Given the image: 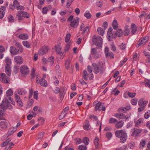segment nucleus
Wrapping results in <instances>:
<instances>
[{
  "instance_id": "8fccbe9b",
  "label": "nucleus",
  "mask_w": 150,
  "mask_h": 150,
  "mask_svg": "<svg viewBox=\"0 0 150 150\" xmlns=\"http://www.w3.org/2000/svg\"><path fill=\"white\" fill-rule=\"evenodd\" d=\"M78 149L80 150H86L87 149V147L84 145H81L79 146Z\"/></svg>"
},
{
  "instance_id": "c03bdc74",
  "label": "nucleus",
  "mask_w": 150,
  "mask_h": 150,
  "mask_svg": "<svg viewBox=\"0 0 150 150\" xmlns=\"http://www.w3.org/2000/svg\"><path fill=\"white\" fill-rule=\"evenodd\" d=\"M4 11L2 8H0V19L2 18L4 15Z\"/></svg>"
},
{
  "instance_id": "2f4dec72",
  "label": "nucleus",
  "mask_w": 150,
  "mask_h": 150,
  "mask_svg": "<svg viewBox=\"0 0 150 150\" xmlns=\"http://www.w3.org/2000/svg\"><path fill=\"white\" fill-rule=\"evenodd\" d=\"M18 37L22 40H26L28 38V35L26 34H21Z\"/></svg>"
},
{
  "instance_id": "58836bf2",
  "label": "nucleus",
  "mask_w": 150,
  "mask_h": 150,
  "mask_svg": "<svg viewBox=\"0 0 150 150\" xmlns=\"http://www.w3.org/2000/svg\"><path fill=\"white\" fill-rule=\"evenodd\" d=\"M21 12V14L22 16L23 17H25L26 18H29V14L28 13L26 12H25L24 11H20Z\"/></svg>"
},
{
  "instance_id": "72a5a7b5",
  "label": "nucleus",
  "mask_w": 150,
  "mask_h": 150,
  "mask_svg": "<svg viewBox=\"0 0 150 150\" xmlns=\"http://www.w3.org/2000/svg\"><path fill=\"white\" fill-rule=\"evenodd\" d=\"M83 79L85 80H87L88 78V75L86 71L84 70L83 72Z\"/></svg>"
},
{
  "instance_id": "ea45409f",
  "label": "nucleus",
  "mask_w": 150,
  "mask_h": 150,
  "mask_svg": "<svg viewBox=\"0 0 150 150\" xmlns=\"http://www.w3.org/2000/svg\"><path fill=\"white\" fill-rule=\"evenodd\" d=\"M84 16L86 17L88 19H90L91 16V14L89 12V11H86L85 14Z\"/></svg>"
},
{
  "instance_id": "ddd939ff",
  "label": "nucleus",
  "mask_w": 150,
  "mask_h": 150,
  "mask_svg": "<svg viewBox=\"0 0 150 150\" xmlns=\"http://www.w3.org/2000/svg\"><path fill=\"white\" fill-rule=\"evenodd\" d=\"M48 51V48L47 46H45L41 48L38 51V54L40 55H42L45 54Z\"/></svg>"
},
{
  "instance_id": "2eb2a0df",
  "label": "nucleus",
  "mask_w": 150,
  "mask_h": 150,
  "mask_svg": "<svg viewBox=\"0 0 150 150\" xmlns=\"http://www.w3.org/2000/svg\"><path fill=\"white\" fill-rule=\"evenodd\" d=\"M130 106H127L126 107H121L118 109L119 112L125 113L126 111L130 110L131 109Z\"/></svg>"
},
{
  "instance_id": "37998d69",
  "label": "nucleus",
  "mask_w": 150,
  "mask_h": 150,
  "mask_svg": "<svg viewBox=\"0 0 150 150\" xmlns=\"http://www.w3.org/2000/svg\"><path fill=\"white\" fill-rule=\"evenodd\" d=\"M23 45L27 48L30 47V45L29 43L27 41H24L23 42Z\"/></svg>"
},
{
  "instance_id": "49530a36",
  "label": "nucleus",
  "mask_w": 150,
  "mask_h": 150,
  "mask_svg": "<svg viewBox=\"0 0 150 150\" xmlns=\"http://www.w3.org/2000/svg\"><path fill=\"white\" fill-rule=\"evenodd\" d=\"M71 35L70 34V33H68L67 34L66 36L65 37V42H68L70 39V37H71Z\"/></svg>"
},
{
  "instance_id": "f257e3e1",
  "label": "nucleus",
  "mask_w": 150,
  "mask_h": 150,
  "mask_svg": "<svg viewBox=\"0 0 150 150\" xmlns=\"http://www.w3.org/2000/svg\"><path fill=\"white\" fill-rule=\"evenodd\" d=\"M115 136L120 138V141L122 143H125L127 138V134L125 131L123 130H118L115 132Z\"/></svg>"
},
{
  "instance_id": "09e8293b",
  "label": "nucleus",
  "mask_w": 150,
  "mask_h": 150,
  "mask_svg": "<svg viewBox=\"0 0 150 150\" xmlns=\"http://www.w3.org/2000/svg\"><path fill=\"white\" fill-rule=\"evenodd\" d=\"M105 55L107 57H109L110 58H114V54L111 52H108L105 54Z\"/></svg>"
},
{
  "instance_id": "5fc2aeb1",
  "label": "nucleus",
  "mask_w": 150,
  "mask_h": 150,
  "mask_svg": "<svg viewBox=\"0 0 150 150\" xmlns=\"http://www.w3.org/2000/svg\"><path fill=\"white\" fill-rule=\"evenodd\" d=\"M146 142L145 140H142L140 142V147L141 148H143L145 145Z\"/></svg>"
},
{
  "instance_id": "c85d7f7f",
  "label": "nucleus",
  "mask_w": 150,
  "mask_h": 150,
  "mask_svg": "<svg viewBox=\"0 0 150 150\" xmlns=\"http://www.w3.org/2000/svg\"><path fill=\"white\" fill-rule=\"evenodd\" d=\"M122 31L121 29H118L115 33V35L119 37H121L122 35Z\"/></svg>"
},
{
  "instance_id": "5701e85b",
  "label": "nucleus",
  "mask_w": 150,
  "mask_h": 150,
  "mask_svg": "<svg viewBox=\"0 0 150 150\" xmlns=\"http://www.w3.org/2000/svg\"><path fill=\"white\" fill-rule=\"evenodd\" d=\"M84 129L86 130H87L90 128V125L89 124V121L86 120L85 122V124L83 126Z\"/></svg>"
},
{
  "instance_id": "bf43d9fd",
  "label": "nucleus",
  "mask_w": 150,
  "mask_h": 150,
  "mask_svg": "<svg viewBox=\"0 0 150 150\" xmlns=\"http://www.w3.org/2000/svg\"><path fill=\"white\" fill-rule=\"evenodd\" d=\"M89 30V26L86 25L83 30V34L85 33L86 32H87Z\"/></svg>"
},
{
  "instance_id": "dca6fc26",
  "label": "nucleus",
  "mask_w": 150,
  "mask_h": 150,
  "mask_svg": "<svg viewBox=\"0 0 150 150\" xmlns=\"http://www.w3.org/2000/svg\"><path fill=\"white\" fill-rule=\"evenodd\" d=\"M79 22V19L78 18L76 19H74L73 21H71L70 25L72 27H74L75 26H77L78 25Z\"/></svg>"
},
{
  "instance_id": "3c124183",
  "label": "nucleus",
  "mask_w": 150,
  "mask_h": 150,
  "mask_svg": "<svg viewBox=\"0 0 150 150\" xmlns=\"http://www.w3.org/2000/svg\"><path fill=\"white\" fill-rule=\"evenodd\" d=\"M138 102L137 99H133L131 100V104L133 105H135L137 104Z\"/></svg>"
},
{
  "instance_id": "c756f323",
  "label": "nucleus",
  "mask_w": 150,
  "mask_h": 150,
  "mask_svg": "<svg viewBox=\"0 0 150 150\" xmlns=\"http://www.w3.org/2000/svg\"><path fill=\"white\" fill-rule=\"evenodd\" d=\"M115 116L118 118L124 119L125 117V115L123 113H117L115 115Z\"/></svg>"
},
{
  "instance_id": "a878e982",
  "label": "nucleus",
  "mask_w": 150,
  "mask_h": 150,
  "mask_svg": "<svg viewBox=\"0 0 150 150\" xmlns=\"http://www.w3.org/2000/svg\"><path fill=\"white\" fill-rule=\"evenodd\" d=\"M16 130V128L14 127H11L10 128L8 132V136H10L12 135Z\"/></svg>"
},
{
  "instance_id": "13d9d810",
  "label": "nucleus",
  "mask_w": 150,
  "mask_h": 150,
  "mask_svg": "<svg viewBox=\"0 0 150 150\" xmlns=\"http://www.w3.org/2000/svg\"><path fill=\"white\" fill-rule=\"evenodd\" d=\"M15 98L16 102L21 100L20 97L17 94H15Z\"/></svg>"
},
{
  "instance_id": "9b49d317",
  "label": "nucleus",
  "mask_w": 150,
  "mask_h": 150,
  "mask_svg": "<svg viewBox=\"0 0 150 150\" xmlns=\"http://www.w3.org/2000/svg\"><path fill=\"white\" fill-rule=\"evenodd\" d=\"M13 6L17 10H23L24 9V7L22 6H20L19 3L17 0L14 1Z\"/></svg>"
},
{
  "instance_id": "4468645a",
  "label": "nucleus",
  "mask_w": 150,
  "mask_h": 150,
  "mask_svg": "<svg viewBox=\"0 0 150 150\" xmlns=\"http://www.w3.org/2000/svg\"><path fill=\"white\" fill-rule=\"evenodd\" d=\"M107 34L108 38L111 37V38H115L116 37L115 34L113 33V29L112 28H109L108 30Z\"/></svg>"
},
{
  "instance_id": "b1692460",
  "label": "nucleus",
  "mask_w": 150,
  "mask_h": 150,
  "mask_svg": "<svg viewBox=\"0 0 150 150\" xmlns=\"http://www.w3.org/2000/svg\"><path fill=\"white\" fill-rule=\"evenodd\" d=\"M13 92L12 90L10 89L6 91V94L7 95V98L11 101V99L10 96L13 95Z\"/></svg>"
},
{
  "instance_id": "603ef678",
  "label": "nucleus",
  "mask_w": 150,
  "mask_h": 150,
  "mask_svg": "<svg viewBox=\"0 0 150 150\" xmlns=\"http://www.w3.org/2000/svg\"><path fill=\"white\" fill-rule=\"evenodd\" d=\"M80 83L83 85L85 87H87L86 83L82 79H81L79 80Z\"/></svg>"
},
{
  "instance_id": "680f3d73",
  "label": "nucleus",
  "mask_w": 150,
  "mask_h": 150,
  "mask_svg": "<svg viewBox=\"0 0 150 150\" xmlns=\"http://www.w3.org/2000/svg\"><path fill=\"white\" fill-rule=\"evenodd\" d=\"M98 109L100 111L101 110L103 111H105V107L103 105H102L101 104H100V106Z\"/></svg>"
},
{
  "instance_id": "6e6552de",
  "label": "nucleus",
  "mask_w": 150,
  "mask_h": 150,
  "mask_svg": "<svg viewBox=\"0 0 150 150\" xmlns=\"http://www.w3.org/2000/svg\"><path fill=\"white\" fill-rule=\"evenodd\" d=\"M8 99L6 98L3 100L1 104V108L3 110L6 109L10 105V102L8 101Z\"/></svg>"
},
{
  "instance_id": "864d4df0",
  "label": "nucleus",
  "mask_w": 150,
  "mask_h": 150,
  "mask_svg": "<svg viewBox=\"0 0 150 150\" xmlns=\"http://www.w3.org/2000/svg\"><path fill=\"white\" fill-rule=\"evenodd\" d=\"M98 52L97 51L96 49L94 48L91 49V54L93 55L97 54Z\"/></svg>"
},
{
  "instance_id": "393cba45",
  "label": "nucleus",
  "mask_w": 150,
  "mask_h": 150,
  "mask_svg": "<svg viewBox=\"0 0 150 150\" xmlns=\"http://www.w3.org/2000/svg\"><path fill=\"white\" fill-rule=\"evenodd\" d=\"M124 124V122L123 121L121 120L117 122L116 123L115 127L117 129L120 128H121L123 125Z\"/></svg>"
},
{
  "instance_id": "e2e57ef3",
  "label": "nucleus",
  "mask_w": 150,
  "mask_h": 150,
  "mask_svg": "<svg viewBox=\"0 0 150 150\" xmlns=\"http://www.w3.org/2000/svg\"><path fill=\"white\" fill-rule=\"evenodd\" d=\"M143 53L144 55L147 58L150 57V53L149 52H147L146 51H144Z\"/></svg>"
},
{
  "instance_id": "f3484780",
  "label": "nucleus",
  "mask_w": 150,
  "mask_h": 150,
  "mask_svg": "<svg viewBox=\"0 0 150 150\" xmlns=\"http://www.w3.org/2000/svg\"><path fill=\"white\" fill-rule=\"evenodd\" d=\"M142 131V129H138L134 130L132 133V135L136 137L138 136Z\"/></svg>"
},
{
  "instance_id": "338daca9",
  "label": "nucleus",
  "mask_w": 150,
  "mask_h": 150,
  "mask_svg": "<svg viewBox=\"0 0 150 150\" xmlns=\"http://www.w3.org/2000/svg\"><path fill=\"white\" fill-rule=\"evenodd\" d=\"M127 146H125L120 148H117L115 150H125Z\"/></svg>"
},
{
  "instance_id": "39448f33",
  "label": "nucleus",
  "mask_w": 150,
  "mask_h": 150,
  "mask_svg": "<svg viewBox=\"0 0 150 150\" xmlns=\"http://www.w3.org/2000/svg\"><path fill=\"white\" fill-rule=\"evenodd\" d=\"M20 71L21 75L25 76L29 73V69L28 67L25 65L21 66L20 68Z\"/></svg>"
},
{
  "instance_id": "4c0bfd02",
  "label": "nucleus",
  "mask_w": 150,
  "mask_h": 150,
  "mask_svg": "<svg viewBox=\"0 0 150 150\" xmlns=\"http://www.w3.org/2000/svg\"><path fill=\"white\" fill-rule=\"evenodd\" d=\"M11 139L10 138L7 139L3 143L1 144V146L2 147H4L7 145L8 143L11 141Z\"/></svg>"
},
{
  "instance_id": "473e14b6",
  "label": "nucleus",
  "mask_w": 150,
  "mask_h": 150,
  "mask_svg": "<svg viewBox=\"0 0 150 150\" xmlns=\"http://www.w3.org/2000/svg\"><path fill=\"white\" fill-rule=\"evenodd\" d=\"M105 30L101 27H99L97 29V31L99 34L103 36L104 34Z\"/></svg>"
},
{
  "instance_id": "f03ea898",
  "label": "nucleus",
  "mask_w": 150,
  "mask_h": 150,
  "mask_svg": "<svg viewBox=\"0 0 150 150\" xmlns=\"http://www.w3.org/2000/svg\"><path fill=\"white\" fill-rule=\"evenodd\" d=\"M16 45L18 47V49H17L15 47L11 46L10 47V51L11 53L13 55L17 54L20 52L22 53L23 52V48L21 44L19 43H16Z\"/></svg>"
},
{
  "instance_id": "0eeeda50",
  "label": "nucleus",
  "mask_w": 150,
  "mask_h": 150,
  "mask_svg": "<svg viewBox=\"0 0 150 150\" xmlns=\"http://www.w3.org/2000/svg\"><path fill=\"white\" fill-rule=\"evenodd\" d=\"M149 38V37L148 36L141 38L138 42V45L139 46H143L148 41Z\"/></svg>"
},
{
  "instance_id": "de8ad7c7",
  "label": "nucleus",
  "mask_w": 150,
  "mask_h": 150,
  "mask_svg": "<svg viewBox=\"0 0 150 150\" xmlns=\"http://www.w3.org/2000/svg\"><path fill=\"white\" fill-rule=\"evenodd\" d=\"M116 122H117V120L114 118H111L109 120V122L110 123L114 124Z\"/></svg>"
},
{
  "instance_id": "4be33fe9",
  "label": "nucleus",
  "mask_w": 150,
  "mask_h": 150,
  "mask_svg": "<svg viewBox=\"0 0 150 150\" xmlns=\"http://www.w3.org/2000/svg\"><path fill=\"white\" fill-rule=\"evenodd\" d=\"M18 93L20 95H24L27 92L23 88H19L18 90Z\"/></svg>"
},
{
  "instance_id": "69168bd1",
  "label": "nucleus",
  "mask_w": 150,
  "mask_h": 150,
  "mask_svg": "<svg viewBox=\"0 0 150 150\" xmlns=\"http://www.w3.org/2000/svg\"><path fill=\"white\" fill-rule=\"evenodd\" d=\"M100 104H101V103L100 102H98L96 104V105L95 108V110L96 111L99 108V107L100 106Z\"/></svg>"
},
{
  "instance_id": "9d476101",
  "label": "nucleus",
  "mask_w": 150,
  "mask_h": 150,
  "mask_svg": "<svg viewBox=\"0 0 150 150\" xmlns=\"http://www.w3.org/2000/svg\"><path fill=\"white\" fill-rule=\"evenodd\" d=\"M8 126V123L5 120H2L0 122V128L1 130L6 129Z\"/></svg>"
},
{
  "instance_id": "7c9ffc66",
  "label": "nucleus",
  "mask_w": 150,
  "mask_h": 150,
  "mask_svg": "<svg viewBox=\"0 0 150 150\" xmlns=\"http://www.w3.org/2000/svg\"><path fill=\"white\" fill-rule=\"evenodd\" d=\"M71 61L69 59L67 60L65 63V67L66 69L68 70L70 68Z\"/></svg>"
},
{
  "instance_id": "7ed1b4c3",
  "label": "nucleus",
  "mask_w": 150,
  "mask_h": 150,
  "mask_svg": "<svg viewBox=\"0 0 150 150\" xmlns=\"http://www.w3.org/2000/svg\"><path fill=\"white\" fill-rule=\"evenodd\" d=\"M6 66L5 67V72L8 76L11 74V59L8 57H7L5 59Z\"/></svg>"
},
{
  "instance_id": "aec40b11",
  "label": "nucleus",
  "mask_w": 150,
  "mask_h": 150,
  "mask_svg": "<svg viewBox=\"0 0 150 150\" xmlns=\"http://www.w3.org/2000/svg\"><path fill=\"white\" fill-rule=\"evenodd\" d=\"M148 101L147 100L144 101L143 99H140L138 101V104L139 106H145L148 103Z\"/></svg>"
},
{
  "instance_id": "6e6d98bb",
  "label": "nucleus",
  "mask_w": 150,
  "mask_h": 150,
  "mask_svg": "<svg viewBox=\"0 0 150 150\" xmlns=\"http://www.w3.org/2000/svg\"><path fill=\"white\" fill-rule=\"evenodd\" d=\"M60 91V93H61V96H64V94H65L64 91L65 90V88H61Z\"/></svg>"
},
{
  "instance_id": "cd10ccee",
  "label": "nucleus",
  "mask_w": 150,
  "mask_h": 150,
  "mask_svg": "<svg viewBox=\"0 0 150 150\" xmlns=\"http://www.w3.org/2000/svg\"><path fill=\"white\" fill-rule=\"evenodd\" d=\"M69 110V107H66L64 109L61 113V115H64V117H65Z\"/></svg>"
},
{
  "instance_id": "4d7b16f0",
  "label": "nucleus",
  "mask_w": 150,
  "mask_h": 150,
  "mask_svg": "<svg viewBox=\"0 0 150 150\" xmlns=\"http://www.w3.org/2000/svg\"><path fill=\"white\" fill-rule=\"evenodd\" d=\"M127 95L130 97L133 98L136 95V93H131L130 92H128L127 93Z\"/></svg>"
},
{
  "instance_id": "412c9836",
  "label": "nucleus",
  "mask_w": 150,
  "mask_h": 150,
  "mask_svg": "<svg viewBox=\"0 0 150 150\" xmlns=\"http://www.w3.org/2000/svg\"><path fill=\"white\" fill-rule=\"evenodd\" d=\"M124 33L125 36H127L129 35L130 33L129 28L128 26L126 25L125 26Z\"/></svg>"
},
{
  "instance_id": "423d86ee",
  "label": "nucleus",
  "mask_w": 150,
  "mask_h": 150,
  "mask_svg": "<svg viewBox=\"0 0 150 150\" xmlns=\"http://www.w3.org/2000/svg\"><path fill=\"white\" fill-rule=\"evenodd\" d=\"M0 80L3 83H8L10 82V79L8 76H6V74L1 73L0 75Z\"/></svg>"
},
{
  "instance_id": "052dcab7",
  "label": "nucleus",
  "mask_w": 150,
  "mask_h": 150,
  "mask_svg": "<svg viewBox=\"0 0 150 150\" xmlns=\"http://www.w3.org/2000/svg\"><path fill=\"white\" fill-rule=\"evenodd\" d=\"M119 47L121 50H123L126 48V45L122 43L119 46Z\"/></svg>"
},
{
  "instance_id": "79ce46f5",
  "label": "nucleus",
  "mask_w": 150,
  "mask_h": 150,
  "mask_svg": "<svg viewBox=\"0 0 150 150\" xmlns=\"http://www.w3.org/2000/svg\"><path fill=\"white\" fill-rule=\"evenodd\" d=\"M21 12L20 11H18L17 13L16 16L18 17V20H21L23 19V17L22 16H21Z\"/></svg>"
},
{
  "instance_id": "774afa93",
  "label": "nucleus",
  "mask_w": 150,
  "mask_h": 150,
  "mask_svg": "<svg viewBox=\"0 0 150 150\" xmlns=\"http://www.w3.org/2000/svg\"><path fill=\"white\" fill-rule=\"evenodd\" d=\"M44 132H40L38 135V139H42L44 136Z\"/></svg>"
},
{
  "instance_id": "f704fd0d",
  "label": "nucleus",
  "mask_w": 150,
  "mask_h": 150,
  "mask_svg": "<svg viewBox=\"0 0 150 150\" xmlns=\"http://www.w3.org/2000/svg\"><path fill=\"white\" fill-rule=\"evenodd\" d=\"M142 123V119L140 118L136 122L135 126L136 127H138Z\"/></svg>"
},
{
  "instance_id": "1a4fd4ad",
  "label": "nucleus",
  "mask_w": 150,
  "mask_h": 150,
  "mask_svg": "<svg viewBox=\"0 0 150 150\" xmlns=\"http://www.w3.org/2000/svg\"><path fill=\"white\" fill-rule=\"evenodd\" d=\"M38 76L37 75L36 76V82L37 83H39L42 86H43L45 87H46L47 85V81L45 80V79L43 78L39 80V81L38 80Z\"/></svg>"
},
{
  "instance_id": "e433bc0d",
  "label": "nucleus",
  "mask_w": 150,
  "mask_h": 150,
  "mask_svg": "<svg viewBox=\"0 0 150 150\" xmlns=\"http://www.w3.org/2000/svg\"><path fill=\"white\" fill-rule=\"evenodd\" d=\"M48 61L50 62V64L51 65H52L54 64V59L53 57L51 56L48 59Z\"/></svg>"
},
{
  "instance_id": "a211bd4d",
  "label": "nucleus",
  "mask_w": 150,
  "mask_h": 150,
  "mask_svg": "<svg viewBox=\"0 0 150 150\" xmlns=\"http://www.w3.org/2000/svg\"><path fill=\"white\" fill-rule=\"evenodd\" d=\"M92 69H93V72L97 74L99 71V69L98 66L96 64H93L92 65Z\"/></svg>"
},
{
  "instance_id": "a19ab883",
  "label": "nucleus",
  "mask_w": 150,
  "mask_h": 150,
  "mask_svg": "<svg viewBox=\"0 0 150 150\" xmlns=\"http://www.w3.org/2000/svg\"><path fill=\"white\" fill-rule=\"evenodd\" d=\"M99 139L98 137H96L94 141V144L96 148H98V146Z\"/></svg>"
},
{
  "instance_id": "c9c22d12",
  "label": "nucleus",
  "mask_w": 150,
  "mask_h": 150,
  "mask_svg": "<svg viewBox=\"0 0 150 150\" xmlns=\"http://www.w3.org/2000/svg\"><path fill=\"white\" fill-rule=\"evenodd\" d=\"M112 25L114 29L116 30L117 28L118 25L117 20H114L112 23Z\"/></svg>"
},
{
  "instance_id": "0e129e2a",
  "label": "nucleus",
  "mask_w": 150,
  "mask_h": 150,
  "mask_svg": "<svg viewBox=\"0 0 150 150\" xmlns=\"http://www.w3.org/2000/svg\"><path fill=\"white\" fill-rule=\"evenodd\" d=\"M8 21L10 22H13L14 21V19L13 16L11 15L9 16L8 17Z\"/></svg>"
},
{
  "instance_id": "20e7f679",
  "label": "nucleus",
  "mask_w": 150,
  "mask_h": 150,
  "mask_svg": "<svg viewBox=\"0 0 150 150\" xmlns=\"http://www.w3.org/2000/svg\"><path fill=\"white\" fill-rule=\"evenodd\" d=\"M92 42L93 44L100 46L102 45L103 39L100 36L94 35L93 37Z\"/></svg>"
},
{
  "instance_id": "6ab92c4d",
  "label": "nucleus",
  "mask_w": 150,
  "mask_h": 150,
  "mask_svg": "<svg viewBox=\"0 0 150 150\" xmlns=\"http://www.w3.org/2000/svg\"><path fill=\"white\" fill-rule=\"evenodd\" d=\"M131 33L132 34H135L137 31V26L134 23H132L131 27Z\"/></svg>"
},
{
  "instance_id": "bb28decb",
  "label": "nucleus",
  "mask_w": 150,
  "mask_h": 150,
  "mask_svg": "<svg viewBox=\"0 0 150 150\" xmlns=\"http://www.w3.org/2000/svg\"><path fill=\"white\" fill-rule=\"evenodd\" d=\"M56 51L59 54L61 55L62 54L61 51V48L59 45H57L55 46Z\"/></svg>"
},
{
  "instance_id": "a18cd8bd",
  "label": "nucleus",
  "mask_w": 150,
  "mask_h": 150,
  "mask_svg": "<svg viewBox=\"0 0 150 150\" xmlns=\"http://www.w3.org/2000/svg\"><path fill=\"white\" fill-rule=\"evenodd\" d=\"M83 143L86 145H88L89 142V140L87 137H84L83 140Z\"/></svg>"
},
{
  "instance_id": "f8f14e48",
  "label": "nucleus",
  "mask_w": 150,
  "mask_h": 150,
  "mask_svg": "<svg viewBox=\"0 0 150 150\" xmlns=\"http://www.w3.org/2000/svg\"><path fill=\"white\" fill-rule=\"evenodd\" d=\"M14 60L16 63L19 64H22L23 62V58L20 56L15 57L14 58Z\"/></svg>"
}]
</instances>
